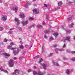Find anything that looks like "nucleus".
<instances>
[{
    "label": "nucleus",
    "mask_w": 75,
    "mask_h": 75,
    "mask_svg": "<svg viewBox=\"0 0 75 75\" xmlns=\"http://www.w3.org/2000/svg\"><path fill=\"white\" fill-rule=\"evenodd\" d=\"M44 38H47V36H46L45 35H44Z\"/></svg>",
    "instance_id": "obj_40"
},
{
    "label": "nucleus",
    "mask_w": 75,
    "mask_h": 75,
    "mask_svg": "<svg viewBox=\"0 0 75 75\" xmlns=\"http://www.w3.org/2000/svg\"><path fill=\"white\" fill-rule=\"evenodd\" d=\"M8 33H9V34H11L12 33V32L11 31H9V32H8Z\"/></svg>",
    "instance_id": "obj_41"
},
{
    "label": "nucleus",
    "mask_w": 75,
    "mask_h": 75,
    "mask_svg": "<svg viewBox=\"0 0 75 75\" xmlns=\"http://www.w3.org/2000/svg\"><path fill=\"white\" fill-rule=\"evenodd\" d=\"M19 24H20V23L19 22H17V25H19Z\"/></svg>",
    "instance_id": "obj_44"
},
{
    "label": "nucleus",
    "mask_w": 75,
    "mask_h": 75,
    "mask_svg": "<svg viewBox=\"0 0 75 75\" xmlns=\"http://www.w3.org/2000/svg\"><path fill=\"white\" fill-rule=\"evenodd\" d=\"M35 25H32L33 27H35Z\"/></svg>",
    "instance_id": "obj_52"
},
{
    "label": "nucleus",
    "mask_w": 75,
    "mask_h": 75,
    "mask_svg": "<svg viewBox=\"0 0 75 75\" xmlns=\"http://www.w3.org/2000/svg\"><path fill=\"white\" fill-rule=\"evenodd\" d=\"M58 46V45H56L54 46H53V47H56Z\"/></svg>",
    "instance_id": "obj_28"
},
{
    "label": "nucleus",
    "mask_w": 75,
    "mask_h": 75,
    "mask_svg": "<svg viewBox=\"0 0 75 75\" xmlns=\"http://www.w3.org/2000/svg\"><path fill=\"white\" fill-rule=\"evenodd\" d=\"M71 53L73 54H75V52L74 51H72L71 52Z\"/></svg>",
    "instance_id": "obj_38"
},
{
    "label": "nucleus",
    "mask_w": 75,
    "mask_h": 75,
    "mask_svg": "<svg viewBox=\"0 0 75 75\" xmlns=\"http://www.w3.org/2000/svg\"><path fill=\"white\" fill-rule=\"evenodd\" d=\"M2 1H1V0H0V3H2Z\"/></svg>",
    "instance_id": "obj_53"
},
{
    "label": "nucleus",
    "mask_w": 75,
    "mask_h": 75,
    "mask_svg": "<svg viewBox=\"0 0 75 75\" xmlns=\"http://www.w3.org/2000/svg\"><path fill=\"white\" fill-rule=\"evenodd\" d=\"M62 4V1H59L58 2V6H60Z\"/></svg>",
    "instance_id": "obj_10"
},
{
    "label": "nucleus",
    "mask_w": 75,
    "mask_h": 75,
    "mask_svg": "<svg viewBox=\"0 0 75 75\" xmlns=\"http://www.w3.org/2000/svg\"><path fill=\"white\" fill-rule=\"evenodd\" d=\"M74 25V24H73V23H72L71 24V25H70L69 26V27L70 28H71L72 27H73V25Z\"/></svg>",
    "instance_id": "obj_18"
},
{
    "label": "nucleus",
    "mask_w": 75,
    "mask_h": 75,
    "mask_svg": "<svg viewBox=\"0 0 75 75\" xmlns=\"http://www.w3.org/2000/svg\"><path fill=\"white\" fill-rule=\"evenodd\" d=\"M54 65H56L57 66H59V64H57V63H54Z\"/></svg>",
    "instance_id": "obj_24"
},
{
    "label": "nucleus",
    "mask_w": 75,
    "mask_h": 75,
    "mask_svg": "<svg viewBox=\"0 0 75 75\" xmlns=\"http://www.w3.org/2000/svg\"><path fill=\"white\" fill-rule=\"evenodd\" d=\"M74 39L75 40V37H74Z\"/></svg>",
    "instance_id": "obj_63"
},
{
    "label": "nucleus",
    "mask_w": 75,
    "mask_h": 75,
    "mask_svg": "<svg viewBox=\"0 0 75 75\" xmlns=\"http://www.w3.org/2000/svg\"><path fill=\"white\" fill-rule=\"evenodd\" d=\"M17 58L16 57H14V58H13V59L14 60H16L17 59Z\"/></svg>",
    "instance_id": "obj_48"
},
{
    "label": "nucleus",
    "mask_w": 75,
    "mask_h": 75,
    "mask_svg": "<svg viewBox=\"0 0 75 75\" xmlns=\"http://www.w3.org/2000/svg\"><path fill=\"white\" fill-rule=\"evenodd\" d=\"M20 48L21 49H23L24 48V47L23 45H21V46H20Z\"/></svg>",
    "instance_id": "obj_20"
},
{
    "label": "nucleus",
    "mask_w": 75,
    "mask_h": 75,
    "mask_svg": "<svg viewBox=\"0 0 75 75\" xmlns=\"http://www.w3.org/2000/svg\"><path fill=\"white\" fill-rule=\"evenodd\" d=\"M13 74H14V75H17L16 73H13Z\"/></svg>",
    "instance_id": "obj_54"
},
{
    "label": "nucleus",
    "mask_w": 75,
    "mask_h": 75,
    "mask_svg": "<svg viewBox=\"0 0 75 75\" xmlns=\"http://www.w3.org/2000/svg\"><path fill=\"white\" fill-rule=\"evenodd\" d=\"M13 30V28H12V29H10V30Z\"/></svg>",
    "instance_id": "obj_58"
},
{
    "label": "nucleus",
    "mask_w": 75,
    "mask_h": 75,
    "mask_svg": "<svg viewBox=\"0 0 75 75\" xmlns=\"http://www.w3.org/2000/svg\"><path fill=\"white\" fill-rule=\"evenodd\" d=\"M36 68V67H34V68L35 69Z\"/></svg>",
    "instance_id": "obj_59"
},
{
    "label": "nucleus",
    "mask_w": 75,
    "mask_h": 75,
    "mask_svg": "<svg viewBox=\"0 0 75 75\" xmlns=\"http://www.w3.org/2000/svg\"><path fill=\"white\" fill-rule=\"evenodd\" d=\"M30 19L31 20V21H33L34 19V18L32 17L30 18Z\"/></svg>",
    "instance_id": "obj_34"
},
{
    "label": "nucleus",
    "mask_w": 75,
    "mask_h": 75,
    "mask_svg": "<svg viewBox=\"0 0 75 75\" xmlns=\"http://www.w3.org/2000/svg\"><path fill=\"white\" fill-rule=\"evenodd\" d=\"M7 19V16H4L2 17V20L3 21H5Z\"/></svg>",
    "instance_id": "obj_9"
},
{
    "label": "nucleus",
    "mask_w": 75,
    "mask_h": 75,
    "mask_svg": "<svg viewBox=\"0 0 75 75\" xmlns=\"http://www.w3.org/2000/svg\"><path fill=\"white\" fill-rule=\"evenodd\" d=\"M28 72L29 73L31 72V70L30 69H28Z\"/></svg>",
    "instance_id": "obj_45"
},
{
    "label": "nucleus",
    "mask_w": 75,
    "mask_h": 75,
    "mask_svg": "<svg viewBox=\"0 0 75 75\" xmlns=\"http://www.w3.org/2000/svg\"><path fill=\"white\" fill-rule=\"evenodd\" d=\"M42 66L44 67V69H46V66L45 64H41Z\"/></svg>",
    "instance_id": "obj_12"
},
{
    "label": "nucleus",
    "mask_w": 75,
    "mask_h": 75,
    "mask_svg": "<svg viewBox=\"0 0 75 75\" xmlns=\"http://www.w3.org/2000/svg\"><path fill=\"white\" fill-rule=\"evenodd\" d=\"M4 30V29L2 28H0V31H2Z\"/></svg>",
    "instance_id": "obj_31"
},
{
    "label": "nucleus",
    "mask_w": 75,
    "mask_h": 75,
    "mask_svg": "<svg viewBox=\"0 0 75 75\" xmlns=\"http://www.w3.org/2000/svg\"><path fill=\"white\" fill-rule=\"evenodd\" d=\"M19 16L20 17V18H22V19L24 18L25 17V15L24 14H21V15H20Z\"/></svg>",
    "instance_id": "obj_7"
},
{
    "label": "nucleus",
    "mask_w": 75,
    "mask_h": 75,
    "mask_svg": "<svg viewBox=\"0 0 75 75\" xmlns=\"http://www.w3.org/2000/svg\"><path fill=\"white\" fill-rule=\"evenodd\" d=\"M33 74L34 75H36L37 74H39V75H43L44 74L42 73H41V71H39L38 73L36 71H34L33 72Z\"/></svg>",
    "instance_id": "obj_2"
},
{
    "label": "nucleus",
    "mask_w": 75,
    "mask_h": 75,
    "mask_svg": "<svg viewBox=\"0 0 75 75\" xmlns=\"http://www.w3.org/2000/svg\"><path fill=\"white\" fill-rule=\"evenodd\" d=\"M64 59L65 60H67V59L66 57H64Z\"/></svg>",
    "instance_id": "obj_49"
},
{
    "label": "nucleus",
    "mask_w": 75,
    "mask_h": 75,
    "mask_svg": "<svg viewBox=\"0 0 75 75\" xmlns=\"http://www.w3.org/2000/svg\"><path fill=\"white\" fill-rule=\"evenodd\" d=\"M59 51H62V49H60V50H59Z\"/></svg>",
    "instance_id": "obj_62"
},
{
    "label": "nucleus",
    "mask_w": 75,
    "mask_h": 75,
    "mask_svg": "<svg viewBox=\"0 0 75 75\" xmlns=\"http://www.w3.org/2000/svg\"><path fill=\"white\" fill-rule=\"evenodd\" d=\"M50 33V31H48L47 30H46L45 31V34L49 33Z\"/></svg>",
    "instance_id": "obj_17"
},
{
    "label": "nucleus",
    "mask_w": 75,
    "mask_h": 75,
    "mask_svg": "<svg viewBox=\"0 0 75 75\" xmlns=\"http://www.w3.org/2000/svg\"><path fill=\"white\" fill-rule=\"evenodd\" d=\"M10 45H14V44L12 42L11 43Z\"/></svg>",
    "instance_id": "obj_32"
},
{
    "label": "nucleus",
    "mask_w": 75,
    "mask_h": 75,
    "mask_svg": "<svg viewBox=\"0 0 75 75\" xmlns=\"http://www.w3.org/2000/svg\"><path fill=\"white\" fill-rule=\"evenodd\" d=\"M4 55H5V57H10V55L8 54L5 53L4 54Z\"/></svg>",
    "instance_id": "obj_14"
},
{
    "label": "nucleus",
    "mask_w": 75,
    "mask_h": 75,
    "mask_svg": "<svg viewBox=\"0 0 75 75\" xmlns=\"http://www.w3.org/2000/svg\"><path fill=\"white\" fill-rule=\"evenodd\" d=\"M37 27L38 28H42V26L41 25H37Z\"/></svg>",
    "instance_id": "obj_23"
},
{
    "label": "nucleus",
    "mask_w": 75,
    "mask_h": 75,
    "mask_svg": "<svg viewBox=\"0 0 75 75\" xmlns=\"http://www.w3.org/2000/svg\"><path fill=\"white\" fill-rule=\"evenodd\" d=\"M8 49H11V50H16V48L13 47L11 48V47L9 46L8 47Z\"/></svg>",
    "instance_id": "obj_8"
},
{
    "label": "nucleus",
    "mask_w": 75,
    "mask_h": 75,
    "mask_svg": "<svg viewBox=\"0 0 75 75\" xmlns=\"http://www.w3.org/2000/svg\"><path fill=\"white\" fill-rule=\"evenodd\" d=\"M14 10L15 11V12L16 13V12H17L18 11V8H15V9Z\"/></svg>",
    "instance_id": "obj_19"
},
{
    "label": "nucleus",
    "mask_w": 75,
    "mask_h": 75,
    "mask_svg": "<svg viewBox=\"0 0 75 75\" xmlns=\"http://www.w3.org/2000/svg\"><path fill=\"white\" fill-rule=\"evenodd\" d=\"M25 46H26V47H27V45H26Z\"/></svg>",
    "instance_id": "obj_64"
},
{
    "label": "nucleus",
    "mask_w": 75,
    "mask_h": 75,
    "mask_svg": "<svg viewBox=\"0 0 75 75\" xmlns=\"http://www.w3.org/2000/svg\"><path fill=\"white\" fill-rule=\"evenodd\" d=\"M43 61V59H41L39 61V63H40Z\"/></svg>",
    "instance_id": "obj_27"
},
{
    "label": "nucleus",
    "mask_w": 75,
    "mask_h": 75,
    "mask_svg": "<svg viewBox=\"0 0 75 75\" xmlns=\"http://www.w3.org/2000/svg\"><path fill=\"white\" fill-rule=\"evenodd\" d=\"M11 9L12 11H14V9H15V8H14V7L12 8H11Z\"/></svg>",
    "instance_id": "obj_36"
},
{
    "label": "nucleus",
    "mask_w": 75,
    "mask_h": 75,
    "mask_svg": "<svg viewBox=\"0 0 75 75\" xmlns=\"http://www.w3.org/2000/svg\"><path fill=\"white\" fill-rule=\"evenodd\" d=\"M14 61L12 59H10L9 60V64L8 65H9V67H13L14 66Z\"/></svg>",
    "instance_id": "obj_1"
},
{
    "label": "nucleus",
    "mask_w": 75,
    "mask_h": 75,
    "mask_svg": "<svg viewBox=\"0 0 75 75\" xmlns=\"http://www.w3.org/2000/svg\"><path fill=\"white\" fill-rule=\"evenodd\" d=\"M14 72L15 73H17L18 74H19V70L18 69H15Z\"/></svg>",
    "instance_id": "obj_11"
},
{
    "label": "nucleus",
    "mask_w": 75,
    "mask_h": 75,
    "mask_svg": "<svg viewBox=\"0 0 75 75\" xmlns=\"http://www.w3.org/2000/svg\"><path fill=\"white\" fill-rule=\"evenodd\" d=\"M60 8V7L57 8L55 9V10L57 11V10H58Z\"/></svg>",
    "instance_id": "obj_33"
},
{
    "label": "nucleus",
    "mask_w": 75,
    "mask_h": 75,
    "mask_svg": "<svg viewBox=\"0 0 75 75\" xmlns=\"http://www.w3.org/2000/svg\"><path fill=\"white\" fill-rule=\"evenodd\" d=\"M4 42H7L8 40L7 39H5L4 40Z\"/></svg>",
    "instance_id": "obj_35"
},
{
    "label": "nucleus",
    "mask_w": 75,
    "mask_h": 75,
    "mask_svg": "<svg viewBox=\"0 0 75 75\" xmlns=\"http://www.w3.org/2000/svg\"><path fill=\"white\" fill-rule=\"evenodd\" d=\"M30 28H31L32 27L31 26H30L29 27Z\"/></svg>",
    "instance_id": "obj_57"
},
{
    "label": "nucleus",
    "mask_w": 75,
    "mask_h": 75,
    "mask_svg": "<svg viewBox=\"0 0 75 75\" xmlns=\"http://www.w3.org/2000/svg\"><path fill=\"white\" fill-rule=\"evenodd\" d=\"M22 58V57H20L19 58V59H21Z\"/></svg>",
    "instance_id": "obj_51"
},
{
    "label": "nucleus",
    "mask_w": 75,
    "mask_h": 75,
    "mask_svg": "<svg viewBox=\"0 0 75 75\" xmlns=\"http://www.w3.org/2000/svg\"><path fill=\"white\" fill-rule=\"evenodd\" d=\"M21 23L22 24H23V26H25V25H26L28 23V20H27L25 21L22 22Z\"/></svg>",
    "instance_id": "obj_4"
},
{
    "label": "nucleus",
    "mask_w": 75,
    "mask_h": 75,
    "mask_svg": "<svg viewBox=\"0 0 75 75\" xmlns=\"http://www.w3.org/2000/svg\"><path fill=\"white\" fill-rule=\"evenodd\" d=\"M20 43L21 44H23V42H20Z\"/></svg>",
    "instance_id": "obj_50"
},
{
    "label": "nucleus",
    "mask_w": 75,
    "mask_h": 75,
    "mask_svg": "<svg viewBox=\"0 0 75 75\" xmlns=\"http://www.w3.org/2000/svg\"><path fill=\"white\" fill-rule=\"evenodd\" d=\"M53 54V53H51L50 54V55H49V57H51L52 56V55Z\"/></svg>",
    "instance_id": "obj_37"
},
{
    "label": "nucleus",
    "mask_w": 75,
    "mask_h": 75,
    "mask_svg": "<svg viewBox=\"0 0 75 75\" xmlns=\"http://www.w3.org/2000/svg\"><path fill=\"white\" fill-rule=\"evenodd\" d=\"M67 52H68L69 53H70V51H69V50H67Z\"/></svg>",
    "instance_id": "obj_42"
},
{
    "label": "nucleus",
    "mask_w": 75,
    "mask_h": 75,
    "mask_svg": "<svg viewBox=\"0 0 75 75\" xmlns=\"http://www.w3.org/2000/svg\"><path fill=\"white\" fill-rule=\"evenodd\" d=\"M15 21L16 22L19 21V20L18 18H15Z\"/></svg>",
    "instance_id": "obj_22"
},
{
    "label": "nucleus",
    "mask_w": 75,
    "mask_h": 75,
    "mask_svg": "<svg viewBox=\"0 0 75 75\" xmlns=\"http://www.w3.org/2000/svg\"><path fill=\"white\" fill-rule=\"evenodd\" d=\"M16 28H18V29H19V31H21V30H22L21 28H18V26H17V27H16Z\"/></svg>",
    "instance_id": "obj_26"
},
{
    "label": "nucleus",
    "mask_w": 75,
    "mask_h": 75,
    "mask_svg": "<svg viewBox=\"0 0 75 75\" xmlns=\"http://www.w3.org/2000/svg\"><path fill=\"white\" fill-rule=\"evenodd\" d=\"M50 41H52L53 40H54V39L52 37H50Z\"/></svg>",
    "instance_id": "obj_21"
},
{
    "label": "nucleus",
    "mask_w": 75,
    "mask_h": 75,
    "mask_svg": "<svg viewBox=\"0 0 75 75\" xmlns=\"http://www.w3.org/2000/svg\"><path fill=\"white\" fill-rule=\"evenodd\" d=\"M33 13L35 14H38L39 13V11L37 9L33 10Z\"/></svg>",
    "instance_id": "obj_6"
},
{
    "label": "nucleus",
    "mask_w": 75,
    "mask_h": 75,
    "mask_svg": "<svg viewBox=\"0 0 75 75\" xmlns=\"http://www.w3.org/2000/svg\"><path fill=\"white\" fill-rule=\"evenodd\" d=\"M58 51V49H56V51Z\"/></svg>",
    "instance_id": "obj_55"
},
{
    "label": "nucleus",
    "mask_w": 75,
    "mask_h": 75,
    "mask_svg": "<svg viewBox=\"0 0 75 75\" xmlns=\"http://www.w3.org/2000/svg\"><path fill=\"white\" fill-rule=\"evenodd\" d=\"M13 54H14V55H16L17 54V52L16 50H13Z\"/></svg>",
    "instance_id": "obj_13"
},
{
    "label": "nucleus",
    "mask_w": 75,
    "mask_h": 75,
    "mask_svg": "<svg viewBox=\"0 0 75 75\" xmlns=\"http://www.w3.org/2000/svg\"><path fill=\"white\" fill-rule=\"evenodd\" d=\"M66 47V45L64 44V45L63 46V48H64V47Z\"/></svg>",
    "instance_id": "obj_46"
},
{
    "label": "nucleus",
    "mask_w": 75,
    "mask_h": 75,
    "mask_svg": "<svg viewBox=\"0 0 75 75\" xmlns=\"http://www.w3.org/2000/svg\"><path fill=\"white\" fill-rule=\"evenodd\" d=\"M70 37H64L63 38V40L65 42H66L65 41H69V39H70Z\"/></svg>",
    "instance_id": "obj_5"
},
{
    "label": "nucleus",
    "mask_w": 75,
    "mask_h": 75,
    "mask_svg": "<svg viewBox=\"0 0 75 75\" xmlns=\"http://www.w3.org/2000/svg\"><path fill=\"white\" fill-rule=\"evenodd\" d=\"M72 19V17H70V18H67V20H68L69 21H70Z\"/></svg>",
    "instance_id": "obj_25"
},
{
    "label": "nucleus",
    "mask_w": 75,
    "mask_h": 75,
    "mask_svg": "<svg viewBox=\"0 0 75 75\" xmlns=\"http://www.w3.org/2000/svg\"><path fill=\"white\" fill-rule=\"evenodd\" d=\"M39 57V56H37L35 57V58L36 59L38 58Z\"/></svg>",
    "instance_id": "obj_29"
},
{
    "label": "nucleus",
    "mask_w": 75,
    "mask_h": 75,
    "mask_svg": "<svg viewBox=\"0 0 75 75\" xmlns=\"http://www.w3.org/2000/svg\"><path fill=\"white\" fill-rule=\"evenodd\" d=\"M46 25V23H45V22L43 23V25Z\"/></svg>",
    "instance_id": "obj_43"
},
{
    "label": "nucleus",
    "mask_w": 75,
    "mask_h": 75,
    "mask_svg": "<svg viewBox=\"0 0 75 75\" xmlns=\"http://www.w3.org/2000/svg\"><path fill=\"white\" fill-rule=\"evenodd\" d=\"M48 18V15H47V16H46V19H47Z\"/></svg>",
    "instance_id": "obj_47"
},
{
    "label": "nucleus",
    "mask_w": 75,
    "mask_h": 75,
    "mask_svg": "<svg viewBox=\"0 0 75 75\" xmlns=\"http://www.w3.org/2000/svg\"><path fill=\"white\" fill-rule=\"evenodd\" d=\"M72 3V2H70L69 3V2H68V3L70 4H71Z\"/></svg>",
    "instance_id": "obj_60"
},
{
    "label": "nucleus",
    "mask_w": 75,
    "mask_h": 75,
    "mask_svg": "<svg viewBox=\"0 0 75 75\" xmlns=\"http://www.w3.org/2000/svg\"><path fill=\"white\" fill-rule=\"evenodd\" d=\"M75 58H74L72 59V61H75Z\"/></svg>",
    "instance_id": "obj_39"
},
{
    "label": "nucleus",
    "mask_w": 75,
    "mask_h": 75,
    "mask_svg": "<svg viewBox=\"0 0 75 75\" xmlns=\"http://www.w3.org/2000/svg\"><path fill=\"white\" fill-rule=\"evenodd\" d=\"M0 69L1 70V71H4L5 73H6L7 74H8V71H7V70H6L3 69L2 67H1L0 68Z\"/></svg>",
    "instance_id": "obj_3"
},
{
    "label": "nucleus",
    "mask_w": 75,
    "mask_h": 75,
    "mask_svg": "<svg viewBox=\"0 0 75 75\" xmlns=\"http://www.w3.org/2000/svg\"><path fill=\"white\" fill-rule=\"evenodd\" d=\"M48 6V5L47 4H44V7H47Z\"/></svg>",
    "instance_id": "obj_30"
},
{
    "label": "nucleus",
    "mask_w": 75,
    "mask_h": 75,
    "mask_svg": "<svg viewBox=\"0 0 75 75\" xmlns=\"http://www.w3.org/2000/svg\"><path fill=\"white\" fill-rule=\"evenodd\" d=\"M70 73V71L69 69H67V74H69Z\"/></svg>",
    "instance_id": "obj_15"
},
{
    "label": "nucleus",
    "mask_w": 75,
    "mask_h": 75,
    "mask_svg": "<svg viewBox=\"0 0 75 75\" xmlns=\"http://www.w3.org/2000/svg\"><path fill=\"white\" fill-rule=\"evenodd\" d=\"M28 7V5H26L25 6V7L26 8H27Z\"/></svg>",
    "instance_id": "obj_56"
},
{
    "label": "nucleus",
    "mask_w": 75,
    "mask_h": 75,
    "mask_svg": "<svg viewBox=\"0 0 75 75\" xmlns=\"http://www.w3.org/2000/svg\"><path fill=\"white\" fill-rule=\"evenodd\" d=\"M74 3H75V0H74Z\"/></svg>",
    "instance_id": "obj_61"
},
{
    "label": "nucleus",
    "mask_w": 75,
    "mask_h": 75,
    "mask_svg": "<svg viewBox=\"0 0 75 75\" xmlns=\"http://www.w3.org/2000/svg\"><path fill=\"white\" fill-rule=\"evenodd\" d=\"M53 35H54V36L56 37L58 35V33H54V34H53Z\"/></svg>",
    "instance_id": "obj_16"
}]
</instances>
